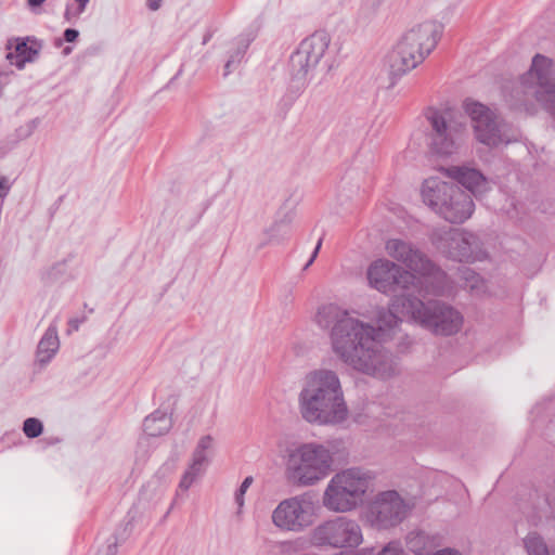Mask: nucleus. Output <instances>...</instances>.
Listing matches in <instances>:
<instances>
[{
  "instance_id": "f257e3e1",
  "label": "nucleus",
  "mask_w": 555,
  "mask_h": 555,
  "mask_svg": "<svg viewBox=\"0 0 555 555\" xmlns=\"http://www.w3.org/2000/svg\"><path fill=\"white\" fill-rule=\"evenodd\" d=\"M317 324L330 331L334 353L352 369L378 378L396 372L391 354L376 340L374 326L352 317L335 304L323 305L315 314Z\"/></svg>"
},
{
  "instance_id": "f03ea898",
  "label": "nucleus",
  "mask_w": 555,
  "mask_h": 555,
  "mask_svg": "<svg viewBox=\"0 0 555 555\" xmlns=\"http://www.w3.org/2000/svg\"><path fill=\"white\" fill-rule=\"evenodd\" d=\"M302 417L318 425H339L348 418L340 380L331 370L315 371L299 395Z\"/></svg>"
},
{
  "instance_id": "7ed1b4c3",
  "label": "nucleus",
  "mask_w": 555,
  "mask_h": 555,
  "mask_svg": "<svg viewBox=\"0 0 555 555\" xmlns=\"http://www.w3.org/2000/svg\"><path fill=\"white\" fill-rule=\"evenodd\" d=\"M330 38L324 31H315L305 38L289 57V74L292 83L287 92L279 102V108L286 115L295 101L319 72L328 73L332 64L328 63L326 51Z\"/></svg>"
},
{
  "instance_id": "20e7f679",
  "label": "nucleus",
  "mask_w": 555,
  "mask_h": 555,
  "mask_svg": "<svg viewBox=\"0 0 555 555\" xmlns=\"http://www.w3.org/2000/svg\"><path fill=\"white\" fill-rule=\"evenodd\" d=\"M442 29L441 24L428 21L412 27L402 35L388 54L391 87L396 83V79L414 69L431 53L441 37Z\"/></svg>"
},
{
  "instance_id": "39448f33",
  "label": "nucleus",
  "mask_w": 555,
  "mask_h": 555,
  "mask_svg": "<svg viewBox=\"0 0 555 555\" xmlns=\"http://www.w3.org/2000/svg\"><path fill=\"white\" fill-rule=\"evenodd\" d=\"M543 108L555 115V77L553 61L542 54H535L527 73L520 76L518 85L511 93V106L519 111H528L531 99Z\"/></svg>"
},
{
  "instance_id": "423d86ee",
  "label": "nucleus",
  "mask_w": 555,
  "mask_h": 555,
  "mask_svg": "<svg viewBox=\"0 0 555 555\" xmlns=\"http://www.w3.org/2000/svg\"><path fill=\"white\" fill-rule=\"evenodd\" d=\"M422 197L428 207L450 223H463L475 209L470 194L459 184L435 177L424 181Z\"/></svg>"
},
{
  "instance_id": "0eeeda50",
  "label": "nucleus",
  "mask_w": 555,
  "mask_h": 555,
  "mask_svg": "<svg viewBox=\"0 0 555 555\" xmlns=\"http://www.w3.org/2000/svg\"><path fill=\"white\" fill-rule=\"evenodd\" d=\"M402 311L435 335L450 336L461 330L463 318L457 310L440 300L424 302L408 295L398 300Z\"/></svg>"
},
{
  "instance_id": "6e6552de",
  "label": "nucleus",
  "mask_w": 555,
  "mask_h": 555,
  "mask_svg": "<svg viewBox=\"0 0 555 555\" xmlns=\"http://www.w3.org/2000/svg\"><path fill=\"white\" fill-rule=\"evenodd\" d=\"M333 451L319 443H304L291 451L287 463L288 479L297 485L312 486L332 472Z\"/></svg>"
},
{
  "instance_id": "1a4fd4ad",
  "label": "nucleus",
  "mask_w": 555,
  "mask_h": 555,
  "mask_svg": "<svg viewBox=\"0 0 555 555\" xmlns=\"http://www.w3.org/2000/svg\"><path fill=\"white\" fill-rule=\"evenodd\" d=\"M371 479L369 472L358 467L337 473L324 491L323 506L337 513L352 511L363 502Z\"/></svg>"
},
{
  "instance_id": "9d476101",
  "label": "nucleus",
  "mask_w": 555,
  "mask_h": 555,
  "mask_svg": "<svg viewBox=\"0 0 555 555\" xmlns=\"http://www.w3.org/2000/svg\"><path fill=\"white\" fill-rule=\"evenodd\" d=\"M424 116L427 121L426 141L430 151L441 156L454 154L461 145L465 125L454 119L451 113L435 107H427Z\"/></svg>"
},
{
  "instance_id": "9b49d317",
  "label": "nucleus",
  "mask_w": 555,
  "mask_h": 555,
  "mask_svg": "<svg viewBox=\"0 0 555 555\" xmlns=\"http://www.w3.org/2000/svg\"><path fill=\"white\" fill-rule=\"evenodd\" d=\"M434 246L447 258L460 262H474L487 257L479 237L459 229H435L430 235Z\"/></svg>"
},
{
  "instance_id": "f8f14e48",
  "label": "nucleus",
  "mask_w": 555,
  "mask_h": 555,
  "mask_svg": "<svg viewBox=\"0 0 555 555\" xmlns=\"http://www.w3.org/2000/svg\"><path fill=\"white\" fill-rule=\"evenodd\" d=\"M362 540V530L358 521L346 516L323 521L311 533V542L318 547L354 548Z\"/></svg>"
},
{
  "instance_id": "ddd939ff",
  "label": "nucleus",
  "mask_w": 555,
  "mask_h": 555,
  "mask_svg": "<svg viewBox=\"0 0 555 555\" xmlns=\"http://www.w3.org/2000/svg\"><path fill=\"white\" fill-rule=\"evenodd\" d=\"M386 250L390 257L402 262L409 270L436 282L435 292L437 294H442L448 287L447 273L410 243L392 238L387 241Z\"/></svg>"
},
{
  "instance_id": "4468645a",
  "label": "nucleus",
  "mask_w": 555,
  "mask_h": 555,
  "mask_svg": "<svg viewBox=\"0 0 555 555\" xmlns=\"http://www.w3.org/2000/svg\"><path fill=\"white\" fill-rule=\"evenodd\" d=\"M409 506L395 490L382 492L369 504L366 520L378 530H386L400 525L406 517Z\"/></svg>"
},
{
  "instance_id": "2eb2a0df",
  "label": "nucleus",
  "mask_w": 555,
  "mask_h": 555,
  "mask_svg": "<svg viewBox=\"0 0 555 555\" xmlns=\"http://www.w3.org/2000/svg\"><path fill=\"white\" fill-rule=\"evenodd\" d=\"M463 108L472 120L475 138L478 142L489 147H496L509 142L503 133L498 116L488 106L475 100L466 99Z\"/></svg>"
},
{
  "instance_id": "dca6fc26",
  "label": "nucleus",
  "mask_w": 555,
  "mask_h": 555,
  "mask_svg": "<svg viewBox=\"0 0 555 555\" xmlns=\"http://www.w3.org/2000/svg\"><path fill=\"white\" fill-rule=\"evenodd\" d=\"M366 275L370 285L384 294L408 291L417 280L415 274L387 259L372 262Z\"/></svg>"
},
{
  "instance_id": "f3484780",
  "label": "nucleus",
  "mask_w": 555,
  "mask_h": 555,
  "mask_svg": "<svg viewBox=\"0 0 555 555\" xmlns=\"http://www.w3.org/2000/svg\"><path fill=\"white\" fill-rule=\"evenodd\" d=\"M306 502L298 496L283 500L272 513L273 524L283 530L298 532L310 524Z\"/></svg>"
},
{
  "instance_id": "a211bd4d",
  "label": "nucleus",
  "mask_w": 555,
  "mask_h": 555,
  "mask_svg": "<svg viewBox=\"0 0 555 555\" xmlns=\"http://www.w3.org/2000/svg\"><path fill=\"white\" fill-rule=\"evenodd\" d=\"M42 47V40L34 36L11 38L5 46L7 60L11 65L23 69L26 63H33L38 59Z\"/></svg>"
},
{
  "instance_id": "6ab92c4d",
  "label": "nucleus",
  "mask_w": 555,
  "mask_h": 555,
  "mask_svg": "<svg viewBox=\"0 0 555 555\" xmlns=\"http://www.w3.org/2000/svg\"><path fill=\"white\" fill-rule=\"evenodd\" d=\"M212 447L214 438L210 435L203 436L198 440L192 454V462L183 474L179 483V488L186 491L195 481V479L205 472V468L210 462L209 454L212 450Z\"/></svg>"
},
{
  "instance_id": "aec40b11",
  "label": "nucleus",
  "mask_w": 555,
  "mask_h": 555,
  "mask_svg": "<svg viewBox=\"0 0 555 555\" xmlns=\"http://www.w3.org/2000/svg\"><path fill=\"white\" fill-rule=\"evenodd\" d=\"M447 173L456 184H461L476 197L489 190L488 179L476 168L468 166H451L447 169Z\"/></svg>"
},
{
  "instance_id": "412c9836",
  "label": "nucleus",
  "mask_w": 555,
  "mask_h": 555,
  "mask_svg": "<svg viewBox=\"0 0 555 555\" xmlns=\"http://www.w3.org/2000/svg\"><path fill=\"white\" fill-rule=\"evenodd\" d=\"M295 211L289 209L281 215L279 214L275 221L264 231L267 238L259 245L262 248L266 245H280L286 242L292 234V224L295 219Z\"/></svg>"
},
{
  "instance_id": "4be33fe9",
  "label": "nucleus",
  "mask_w": 555,
  "mask_h": 555,
  "mask_svg": "<svg viewBox=\"0 0 555 555\" xmlns=\"http://www.w3.org/2000/svg\"><path fill=\"white\" fill-rule=\"evenodd\" d=\"M409 294H406L408 296ZM405 296L402 294L400 297L396 298L391 305L390 309H379L376 315L377 326L374 327L377 332L376 340L380 345L382 340L386 339V337L390 336L397 328L401 319L398 317V312H401L403 315H408L402 311V308L398 306V300Z\"/></svg>"
},
{
  "instance_id": "5701e85b",
  "label": "nucleus",
  "mask_w": 555,
  "mask_h": 555,
  "mask_svg": "<svg viewBox=\"0 0 555 555\" xmlns=\"http://www.w3.org/2000/svg\"><path fill=\"white\" fill-rule=\"evenodd\" d=\"M60 348V340L57 335V327L55 324H50V326L44 332L43 336L38 343L37 346V361L41 365L49 363L52 358L55 356Z\"/></svg>"
},
{
  "instance_id": "b1692460",
  "label": "nucleus",
  "mask_w": 555,
  "mask_h": 555,
  "mask_svg": "<svg viewBox=\"0 0 555 555\" xmlns=\"http://www.w3.org/2000/svg\"><path fill=\"white\" fill-rule=\"evenodd\" d=\"M172 427L171 417L167 412L156 410L144 418L143 430L150 437H158L167 434Z\"/></svg>"
},
{
  "instance_id": "393cba45",
  "label": "nucleus",
  "mask_w": 555,
  "mask_h": 555,
  "mask_svg": "<svg viewBox=\"0 0 555 555\" xmlns=\"http://www.w3.org/2000/svg\"><path fill=\"white\" fill-rule=\"evenodd\" d=\"M408 548L416 555H426L431 546L428 535L424 531H412L406 535Z\"/></svg>"
},
{
  "instance_id": "a878e982",
  "label": "nucleus",
  "mask_w": 555,
  "mask_h": 555,
  "mask_svg": "<svg viewBox=\"0 0 555 555\" xmlns=\"http://www.w3.org/2000/svg\"><path fill=\"white\" fill-rule=\"evenodd\" d=\"M524 545L528 555H551L545 540L535 531L526 535Z\"/></svg>"
},
{
  "instance_id": "bb28decb",
  "label": "nucleus",
  "mask_w": 555,
  "mask_h": 555,
  "mask_svg": "<svg viewBox=\"0 0 555 555\" xmlns=\"http://www.w3.org/2000/svg\"><path fill=\"white\" fill-rule=\"evenodd\" d=\"M23 433L29 439H35L43 433V424L37 417H28L23 423Z\"/></svg>"
},
{
  "instance_id": "cd10ccee",
  "label": "nucleus",
  "mask_w": 555,
  "mask_h": 555,
  "mask_svg": "<svg viewBox=\"0 0 555 555\" xmlns=\"http://www.w3.org/2000/svg\"><path fill=\"white\" fill-rule=\"evenodd\" d=\"M67 271V260L54 263L42 273V280L47 283H52L63 276Z\"/></svg>"
},
{
  "instance_id": "c85d7f7f",
  "label": "nucleus",
  "mask_w": 555,
  "mask_h": 555,
  "mask_svg": "<svg viewBox=\"0 0 555 555\" xmlns=\"http://www.w3.org/2000/svg\"><path fill=\"white\" fill-rule=\"evenodd\" d=\"M461 278L464 280V286L470 291H477L482 282L480 275L469 268H464L461 271Z\"/></svg>"
},
{
  "instance_id": "c756f323",
  "label": "nucleus",
  "mask_w": 555,
  "mask_h": 555,
  "mask_svg": "<svg viewBox=\"0 0 555 555\" xmlns=\"http://www.w3.org/2000/svg\"><path fill=\"white\" fill-rule=\"evenodd\" d=\"M383 1L384 0H363L361 13L367 18L372 17L376 14Z\"/></svg>"
},
{
  "instance_id": "7c9ffc66",
  "label": "nucleus",
  "mask_w": 555,
  "mask_h": 555,
  "mask_svg": "<svg viewBox=\"0 0 555 555\" xmlns=\"http://www.w3.org/2000/svg\"><path fill=\"white\" fill-rule=\"evenodd\" d=\"M378 555H406V553L400 542L391 541L378 551Z\"/></svg>"
},
{
  "instance_id": "2f4dec72",
  "label": "nucleus",
  "mask_w": 555,
  "mask_h": 555,
  "mask_svg": "<svg viewBox=\"0 0 555 555\" xmlns=\"http://www.w3.org/2000/svg\"><path fill=\"white\" fill-rule=\"evenodd\" d=\"M251 483H253V477L248 476L243 480L240 488L236 490L235 502L238 507H242L244 505V494L247 491V489L250 487Z\"/></svg>"
},
{
  "instance_id": "473e14b6",
  "label": "nucleus",
  "mask_w": 555,
  "mask_h": 555,
  "mask_svg": "<svg viewBox=\"0 0 555 555\" xmlns=\"http://www.w3.org/2000/svg\"><path fill=\"white\" fill-rule=\"evenodd\" d=\"M254 40L253 37H245V36H241L238 37L237 39V47H236V50L237 51V56L238 57H243L250 44V42Z\"/></svg>"
},
{
  "instance_id": "72a5a7b5",
  "label": "nucleus",
  "mask_w": 555,
  "mask_h": 555,
  "mask_svg": "<svg viewBox=\"0 0 555 555\" xmlns=\"http://www.w3.org/2000/svg\"><path fill=\"white\" fill-rule=\"evenodd\" d=\"M243 57L237 56V51H234L224 65L223 76H228L237 65L241 63Z\"/></svg>"
},
{
  "instance_id": "f704fd0d",
  "label": "nucleus",
  "mask_w": 555,
  "mask_h": 555,
  "mask_svg": "<svg viewBox=\"0 0 555 555\" xmlns=\"http://www.w3.org/2000/svg\"><path fill=\"white\" fill-rule=\"evenodd\" d=\"M79 37V31L75 28H66L63 33V38L66 42H75Z\"/></svg>"
},
{
  "instance_id": "c9c22d12",
  "label": "nucleus",
  "mask_w": 555,
  "mask_h": 555,
  "mask_svg": "<svg viewBox=\"0 0 555 555\" xmlns=\"http://www.w3.org/2000/svg\"><path fill=\"white\" fill-rule=\"evenodd\" d=\"M10 191L9 180L5 177H0V199L4 198Z\"/></svg>"
},
{
  "instance_id": "e433bc0d",
  "label": "nucleus",
  "mask_w": 555,
  "mask_h": 555,
  "mask_svg": "<svg viewBox=\"0 0 555 555\" xmlns=\"http://www.w3.org/2000/svg\"><path fill=\"white\" fill-rule=\"evenodd\" d=\"M321 246H322V237L319 238V241L314 247V250L312 251L311 257L309 258V260L307 261V263L304 267V270H307L314 262L315 258L318 257Z\"/></svg>"
},
{
  "instance_id": "4c0bfd02",
  "label": "nucleus",
  "mask_w": 555,
  "mask_h": 555,
  "mask_svg": "<svg viewBox=\"0 0 555 555\" xmlns=\"http://www.w3.org/2000/svg\"><path fill=\"white\" fill-rule=\"evenodd\" d=\"M77 3L76 9L74 10L73 16L79 17L86 10L87 4L90 0H74Z\"/></svg>"
},
{
  "instance_id": "58836bf2",
  "label": "nucleus",
  "mask_w": 555,
  "mask_h": 555,
  "mask_svg": "<svg viewBox=\"0 0 555 555\" xmlns=\"http://www.w3.org/2000/svg\"><path fill=\"white\" fill-rule=\"evenodd\" d=\"M352 555H378V552L375 553L374 547H365V548L359 550L356 554H352Z\"/></svg>"
},
{
  "instance_id": "ea45409f",
  "label": "nucleus",
  "mask_w": 555,
  "mask_h": 555,
  "mask_svg": "<svg viewBox=\"0 0 555 555\" xmlns=\"http://www.w3.org/2000/svg\"><path fill=\"white\" fill-rule=\"evenodd\" d=\"M107 555H116L117 554V542H113V543H109L106 548H105V552Z\"/></svg>"
},
{
  "instance_id": "a19ab883",
  "label": "nucleus",
  "mask_w": 555,
  "mask_h": 555,
  "mask_svg": "<svg viewBox=\"0 0 555 555\" xmlns=\"http://www.w3.org/2000/svg\"><path fill=\"white\" fill-rule=\"evenodd\" d=\"M74 10H75V9H72L70 4H67V5H66V10H65V13H64V18H65L67 22H72V21H73V18H76L75 16H73Z\"/></svg>"
},
{
  "instance_id": "79ce46f5",
  "label": "nucleus",
  "mask_w": 555,
  "mask_h": 555,
  "mask_svg": "<svg viewBox=\"0 0 555 555\" xmlns=\"http://www.w3.org/2000/svg\"><path fill=\"white\" fill-rule=\"evenodd\" d=\"M160 1L162 0H147L149 9L152 10V11L158 10L159 7H160Z\"/></svg>"
},
{
  "instance_id": "37998d69",
  "label": "nucleus",
  "mask_w": 555,
  "mask_h": 555,
  "mask_svg": "<svg viewBox=\"0 0 555 555\" xmlns=\"http://www.w3.org/2000/svg\"><path fill=\"white\" fill-rule=\"evenodd\" d=\"M435 555H462L460 552L451 550V548H444L441 551H438Z\"/></svg>"
},
{
  "instance_id": "c03bdc74",
  "label": "nucleus",
  "mask_w": 555,
  "mask_h": 555,
  "mask_svg": "<svg viewBox=\"0 0 555 555\" xmlns=\"http://www.w3.org/2000/svg\"><path fill=\"white\" fill-rule=\"evenodd\" d=\"M46 0H27V4L30 9H36V8H39L41 7V4L44 2Z\"/></svg>"
},
{
  "instance_id": "a18cd8bd",
  "label": "nucleus",
  "mask_w": 555,
  "mask_h": 555,
  "mask_svg": "<svg viewBox=\"0 0 555 555\" xmlns=\"http://www.w3.org/2000/svg\"><path fill=\"white\" fill-rule=\"evenodd\" d=\"M212 37V33L211 31H207L205 35H204V38H203V44H206Z\"/></svg>"
},
{
  "instance_id": "49530a36",
  "label": "nucleus",
  "mask_w": 555,
  "mask_h": 555,
  "mask_svg": "<svg viewBox=\"0 0 555 555\" xmlns=\"http://www.w3.org/2000/svg\"><path fill=\"white\" fill-rule=\"evenodd\" d=\"M69 325L74 328V330H77L78 326H79V321L74 319V320H70L69 321Z\"/></svg>"
},
{
  "instance_id": "de8ad7c7",
  "label": "nucleus",
  "mask_w": 555,
  "mask_h": 555,
  "mask_svg": "<svg viewBox=\"0 0 555 555\" xmlns=\"http://www.w3.org/2000/svg\"><path fill=\"white\" fill-rule=\"evenodd\" d=\"M70 51H72V49H70L69 47H66V48L64 49V51H63V52H64L65 54H68Z\"/></svg>"
},
{
  "instance_id": "09e8293b",
  "label": "nucleus",
  "mask_w": 555,
  "mask_h": 555,
  "mask_svg": "<svg viewBox=\"0 0 555 555\" xmlns=\"http://www.w3.org/2000/svg\"><path fill=\"white\" fill-rule=\"evenodd\" d=\"M99 555H107L106 553H103V554H99Z\"/></svg>"
}]
</instances>
